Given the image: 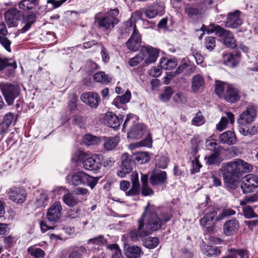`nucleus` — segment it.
<instances>
[{
    "label": "nucleus",
    "mask_w": 258,
    "mask_h": 258,
    "mask_svg": "<svg viewBox=\"0 0 258 258\" xmlns=\"http://www.w3.org/2000/svg\"><path fill=\"white\" fill-rule=\"evenodd\" d=\"M251 169V165L239 158L223 163L221 170L224 186L228 189H236L243 174Z\"/></svg>",
    "instance_id": "nucleus-1"
},
{
    "label": "nucleus",
    "mask_w": 258,
    "mask_h": 258,
    "mask_svg": "<svg viewBox=\"0 0 258 258\" xmlns=\"http://www.w3.org/2000/svg\"><path fill=\"white\" fill-rule=\"evenodd\" d=\"M172 217L167 209H160L148 203L139 219H142L144 222L146 221L147 230L156 231L170 221Z\"/></svg>",
    "instance_id": "nucleus-2"
},
{
    "label": "nucleus",
    "mask_w": 258,
    "mask_h": 258,
    "mask_svg": "<svg viewBox=\"0 0 258 258\" xmlns=\"http://www.w3.org/2000/svg\"><path fill=\"white\" fill-rule=\"evenodd\" d=\"M215 92L220 98L230 103H235L240 99L239 91L231 84L221 81H216Z\"/></svg>",
    "instance_id": "nucleus-3"
},
{
    "label": "nucleus",
    "mask_w": 258,
    "mask_h": 258,
    "mask_svg": "<svg viewBox=\"0 0 258 258\" xmlns=\"http://www.w3.org/2000/svg\"><path fill=\"white\" fill-rule=\"evenodd\" d=\"M133 19L132 16L128 21L124 23V32H122V34H125L126 36V34L128 35L130 32H132L131 36L126 42V46L129 50L136 51L141 46V35L137 30L135 22Z\"/></svg>",
    "instance_id": "nucleus-4"
},
{
    "label": "nucleus",
    "mask_w": 258,
    "mask_h": 258,
    "mask_svg": "<svg viewBox=\"0 0 258 258\" xmlns=\"http://www.w3.org/2000/svg\"><path fill=\"white\" fill-rule=\"evenodd\" d=\"M66 180L74 186L87 184L92 189L98 181V178L91 176L83 171L76 172L71 176L68 175Z\"/></svg>",
    "instance_id": "nucleus-5"
},
{
    "label": "nucleus",
    "mask_w": 258,
    "mask_h": 258,
    "mask_svg": "<svg viewBox=\"0 0 258 258\" xmlns=\"http://www.w3.org/2000/svg\"><path fill=\"white\" fill-rule=\"evenodd\" d=\"M211 32H215L216 34L223 38L224 44L226 47L231 48L236 47V41L231 32L225 29L218 25L211 24L210 25Z\"/></svg>",
    "instance_id": "nucleus-6"
},
{
    "label": "nucleus",
    "mask_w": 258,
    "mask_h": 258,
    "mask_svg": "<svg viewBox=\"0 0 258 258\" xmlns=\"http://www.w3.org/2000/svg\"><path fill=\"white\" fill-rule=\"evenodd\" d=\"M0 88L9 105L13 104L14 100L19 96L20 91L18 85L11 83H2Z\"/></svg>",
    "instance_id": "nucleus-7"
},
{
    "label": "nucleus",
    "mask_w": 258,
    "mask_h": 258,
    "mask_svg": "<svg viewBox=\"0 0 258 258\" xmlns=\"http://www.w3.org/2000/svg\"><path fill=\"white\" fill-rule=\"evenodd\" d=\"M138 227L131 229L126 233V237L131 241L136 242L141 239L143 240L150 234V232L144 228L145 222L142 219L138 220Z\"/></svg>",
    "instance_id": "nucleus-8"
},
{
    "label": "nucleus",
    "mask_w": 258,
    "mask_h": 258,
    "mask_svg": "<svg viewBox=\"0 0 258 258\" xmlns=\"http://www.w3.org/2000/svg\"><path fill=\"white\" fill-rule=\"evenodd\" d=\"M257 115V108L254 105H250L246 107L239 115L237 122L239 126L246 125L254 120Z\"/></svg>",
    "instance_id": "nucleus-9"
},
{
    "label": "nucleus",
    "mask_w": 258,
    "mask_h": 258,
    "mask_svg": "<svg viewBox=\"0 0 258 258\" xmlns=\"http://www.w3.org/2000/svg\"><path fill=\"white\" fill-rule=\"evenodd\" d=\"M95 19L98 27L103 31L112 29L115 25L119 22L118 19L109 18L106 15L102 16L100 13L97 14L95 16Z\"/></svg>",
    "instance_id": "nucleus-10"
},
{
    "label": "nucleus",
    "mask_w": 258,
    "mask_h": 258,
    "mask_svg": "<svg viewBox=\"0 0 258 258\" xmlns=\"http://www.w3.org/2000/svg\"><path fill=\"white\" fill-rule=\"evenodd\" d=\"M8 195L9 199L13 202L22 204L26 201L27 193L22 187H13L8 190Z\"/></svg>",
    "instance_id": "nucleus-11"
},
{
    "label": "nucleus",
    "mask_w": 258,
    "mask_h": 258,
    "mask_svg": "<svg viewBox=\"0 0 258 258\" xmlns=\"http://www.w3.org/2000/svg\"><path fill=\"white\" fill-rule=\"evenodd\" d=\"M121 158V167L120 169L118 170L117 175L121 178H123L132 171L135 162L132 157H130L127 153L123 154Z\"/></svg>",
    "instance_id": "nucleus-12"
},
{
    "label": "nucleus",
    "mask_w": 258,
    "mask_h": 258,
    "mask_svg": "<svg viewBox=\"0 0 258 258\" xmlns=\"http://www.w3.org/2000/svg\"><path fill=\"white\" fill-rule=\"evenodd\" d=\"M62 206L59 202H55L47 210V218L49 221L56 222L59 220L62 215Z\"/></svg>",
    "instance_id": "nucleus-13"
},
{
    "label": "nucleus",
    "mask_w": 258,
    "mask_h": 258,
    "mask_svg": "<svg viewBox=\"0 0 258 258\" xmlns=\"http://www.w3.org/2000/svg\"><path fill=\"white\" fill-rule=\"evenodd\" d=\"M241 14V12L239 10L229 13L227 15L226 21H224L225 26L235 29L240 26L243 23L242 20L240 18Z\"/></svg>",
    "instance_id": "nucleus-14"
},
{
    "label": "nucleus",
    "mask_w": 258,
    "mask_h": 258,
    "mask_svg": "<svg viewBox=\"0 0 258 258\" xmlns=\"http://www.w3.org/2000/svg\"><path fill=\"white\" fill-rule=\"evenodd\" d=\"M101 155L94 154L86 158L83 162L84 167L88 170L98 171L101 166Z\"/></svg>",
    "instance_id": "nucleus-15"
},
{
    "label": "nucleus",
    "mask_w": 258,
    "mask_h": 258,
    "mask_svg": "<svg viewBox=\"0 0 258 258\" xmlns=\"http://www.w3.org/2000/svg\"><path fill=\"white\" fill-rule=\"evenodd\" d=\"M81 100L93 108H96L101 101L99 95L94 92L83 93L81 96Z\"/></svg>",
    "instance_id": "nucleus-16"
},
{
    "label": "nucleus",
    "mask_w": 258,
    "mask_h": 258,
    "mask_svg": "<svg viewBox=\"0 0 258 258\" xmlns=\"http://www.w3.org/2000/svg\"><path fill=\"white\" fill-rule=\"evenodd\" d=\"M257 187V176L253 174H248L245 176V179L241 185V188L244 194L249 193Z\"/></svg>",
    "instance_id": "nucleus-17"
},
{
    "label": "nucleus",
    "mask_w": 258,
    "mask_h": 258,
    "mask_svg": "<svg viewBox=\"0 0 258 258\" xmlns=\"http://www.w3.org/2000/svg\"><path fill=\"white\" fill-rule=\"evenodd\" d=\"M150 182L153 186H161L167 183V173L164 171L158 170L153 172L150 176Z\"/></svg>",
    "instance_id": "nucleus-18"
},
{
    "label": "nucleus",
    "mask_w": 258,
    "mask_h": 258,
    "mask_svg": "<svg viewBox=\"0 0 258 258\" xmlns=\"http://www.w3.org/2000/svg\"><path fill=\"white\" fill-rule=\"evenodd\" d=\"M21 13L16 8H12L5 14V21L9 27L16 26L17 22L21 17Z\"/></svg>",
    "instance_id": "nucleus-19"
},
{
    "label": "nucleus",
    "mask_w": 258,
    "mask_h": 258,
    "mask_svg": "<svg viewBox=\"0 0 258 258\" xmlns=\"http://www.w3.org/2000/svg\"><path fill=\"white\" fill-rule=\"evenodd\" d=\"M8 31L4 22L0 23V44L8 52H11V41L7 37Z\"/></svg>",
    "instance_id": "nucleus-20"
},
{
    "label": "nucleus",
    "mask_w": 258,
    "mask_h": 258,
    "mask_svg": "<svg viewBox=\"0 0 258 258\" xmlns=\"http://www.w3.org/2000/svg\"><path fill=\"white\" fill-rule=\"evenodd\" d=\"M124 253L127 258H139L143 254L140 247L137 245L124 244Z\"/></svg>",
    "instance_id": "nucleus-21"
},
{
    "label": "nucleus",
    "mask_w": 258,
    "mask_h": 258,
    "mask_svg": "<svg viewBox=\"0 0 258 258\" xmlns=\"http://www.w3.org/2000/svg\"><path fill=\"white\" fill-rule=\"evenodd\" d=\"M121 119V116L119 118L112 112H107L103 118L104 123L113 128H117L119 126Z\"/></svg>",
    "instance_id": "nucleus-22"
},
{
    "label": "nucleus",
    "mask_w": 258,
    "mask_h": 258,
    "mask_svg": "<svg viewBox=\"0 0 258 258\" xmlns=\"http://www.w3.org/2000/svg\"><path fill=\"white\" fill-rule=\"evenodd\" d=\"M202 253L208 257H217L221 253V247L212 246L203 243L201 246Z\"/></svg>",
    "instance_id": "nucleus-23"
},
{
    "label": "nucleus",
    "mask_w": 258,
    "mask_h": 258,
    "mask_svg": "<svg viewBox=\"0 0 258 258\" xmlns=\"http://www.w3.org/2000/svg\"><path fill=\"white\" fill-rule=\"evenodd\" d=\"M205 85V80L202 76L196 75L193 76L191 86L193 92L195 93L201 92L204 88Z\"/></svg>",
    "instance_id": "nucleus-24"
},
{
    "label": "nucleus",
    "mask_w": 258,
    "mask_h": 258,
    "mask_svg": "<svg viewBox=\"0 0 258 258\" xmlns=\"http://www.w3.org/2000/svg\"><path fill=\"white\" fill-rule=\"evenodd\" d=\"M239 228V222L233 219L226 221L223 226V231L225 234L230 236L235 234Z\"/></svg>",
    "instance_id": "nucleus-25"
},
{
    "label": "nucleus",
    "mask_w": 258,
    "mask_h": 258,
    "mask_svg": "<svg viewBox=\"0 0 258 258\" xmlns=\"http://www.w3.org/2000/svg\"><path fill=\"white\" fill-rule=\"evenodd\" d=\"M219 140L222 144L228 145H233L237 141L235 134L232 131H227L221 134L219 137Z\"/></svg>",
    "instance_id": "nucleus-26"
},
{
    "label": "nucleus",
    "mask_w": 258,
    "mask_h": 258,
    "mask_svg": "<svg viewBox=\"0 0 258 258\" xmlns=\"http://www.w3.org/2000/svg\"><path fill=\"white\" fill-rule=\"evenodd\" d=\"M217 210L215 208L213 207L210 208L209 211L200 220L201 226L205 227L207 225H210L214 220H216L217 217Z\"/></svg>",
    "instance_id": "nucleus-27"
},
{
    "label": "nucleus",
    "mask_w": 258,
    "mask_h": 258,
    "mask_svg": "<svg viewBox=\"0 0 258 258\" xmlns=\"http://www.w3.org/2000/svg\"><path fill=\"white\" fill-rule=\"evenodd\" d=\"M145 126L142 124H137L128 132L127 138L138 139L142 137L144 133Z\"/></svg>",
    "instance_id": "nucleus-28"
},
{
    "label": "nucleus",
    "mask_w": 258,
    "mask_h": 258,
    "mask_svg": "<svg viewBox=\"0 0 258 258\" xmlns=\"http://www.w3.org/2000/svg\"><path fill=\"white\" fill-rule=\"evenodd\" d=\"M225 114L226 116L222 117L219 122L216 125V128L219 131H222L226 127L228 119L231 124H233L235 121L233 113L230 112H225Z\"/></svg>",
    "instance_id": "nucleus-29"
},
{
    "label": "nucleus",
    "mask_w": 258,
    "mask_h": 258,
    "mask_svg": "<svg viewBox=\"0 0 258 258\" xmlns=\"http://www.w3.org/2000/svg\"><path fill=\"white\" fill-rule=\"evenodd\" d=\"M146 50L148 56L145 59V62L149 64L156 61L159 56L158 49L152 46H147Z\"/></svg>",
    "instance_id": "nucleus-30"
},
{
    "label": "nucleus",
    "mask_w": 258,
    "mask_h": 258,
    "mask_svg": "<svg viewBox=\"0 0 258 258\" xmlns=\"http://www.w3.org/2000/svg\"><path fill=\"white\" fill-rule=\"evenodd\" d=\"M229 254L223 256L222 258H237L239 255L240 258H248V253L247 250L242 249L230 248L228 250Z\"/></svg>",
    "instance_id": "nucleus-31"
},
{
    "label": "nucleus",
    "mask_w": 258,
    "mask_h": 258,
    "mask_svg": "<svg viewBox=\"0 0 258 258\" xmlns=\"http://www.w3.org/2000/svg\"><path fill=\"white\" fill-rule=\"evenodd\" d=\"M38 6V0H21L19 3V8L24 11L34 9Z\"/></svg>",
    "instance_id": "nucleus-32"
},
{
    "label": "nucleus",
    "mask_w": 258,
    "mask_h": 258,
    "mask_svg": "<svg viewBox=\"0 0 258 258\" xmlns=\"http://www.w3.org/2000/svg\"><path fill=\"white\" fill-rule=\"evenodd\" d=\"M135 163L143 164L147 163L150 160L148 153L146 152H138L132 156Z\"/></svg>",
    "instance_id": "nucleus-33"
},
{
    "label": "nucleus",
    "mask_w": 258,
    "mask_h": 258,
    "mask_svg": "<svg viewBox=\"0 0 258 258\" xmlns=\"http://www.w3.org/2000/svg\"><path fill=\"white\" fill-rule=\"evenodd\" d=\"M103 147L107 151H110L116 147L119 141V137L103 138Z\"/></svg>",
    "instance_id": "nucleus-34"
},
{
    "label": "nucleus",
    "mask_w": 258,
    "mask_h": 258,
    "mask_svg": "<svg viewBox=\"0 0 258 258\" xmlns=\"http://www.w3.org/2000/svg\"><path fill=\"white\" fill-rule=\"evenodd\" d=\"M177 64V61L175 58L169 59L166 57H162L160 65L162 69L164 70H172L175 68Z\"/></svg>",
    "instance_id": "nucleus-35"
},
{
    "label": "nucleus",
    "mask_w": 258,
    "mask_h": 258,
    "mask_svg": "<svg viewBox=\"0 0 258 258\" xmlns=\"http://www.w3.org/2000/svg\"><path fill=\"white\" fill-rule=\"evenodd\" d=\"M62 201L65 204L70 207H74L80 202L78 198L70 192L63 196Z\"/></svg>",
    "instance_id": "nucleus-36"
},
{
    "label": "nucleus",
    "mask_w": 258,
    "mask_h": 258,
    "mask_svg": "<svg viewBox=\"0 0 258 258\" xmlns=\"http://www.w3.org/2000/svg\"><path fill=\"white\" fill-rule=\"evenodd\" d=\"M203 10L199 9L195 6L188 5L185 8V12L188 17L191 19H194L199 15H201Z\"/></svg>",
    "instance_id": "nucleus-37"
},
{
    "label": "nucleus",
    "mask_w": 258,
    "mask_h": 258,
    "mask_svg": "<svg viewBox=\"0 0 258 258\" xmlns=\"http://www.w3.org/2000/svg\"><path fill=\"white\" fill-rule=\"evenodd\" d=\"M93 79L95 82L104 85L108 84L111 80L108 75L102 71L95 73L93 76Z\"/></svg>",
    "instance_id": "nucleus-38"
},
{
    "label": "nucleus",
    "mask_w": 258,
    "mask_h": 258,
    "mask_svg": "<svg viewBox=\"0 0 258 258\" xmlns=\"http://www.w3.org/2000/svg\"><path fill=\"white\" fill-rule=\"evenodd\" d=\"M144 13L147 18L153 19L159 13L158 6L157 5H149L144 10Z\"/></svg>",
    "instance_id": "nucleus-39"
},
{
    "label": "nucleus",
    "mask_w": 258,
    "mask_h": 258,
    "mask_svg": "<svg viewBox=\"0 0 258 258\" xmlns=\"http://www.w3.org/2000/svg\"><path fill=\"white\" fill-rule=\"evenodd\" d=\"M239 131L244 136H253L258 134V125H252L250 128L247 127L245 125L239 126Z\"/></svg>",
    "instance_id": "nucleus-40"
},
{
    "label": "nucleus",
    "mask_w": 258,
    "mask_h": 258,
    "mask_svg": "<svg viewBox=\"0 0 258 258\" xmlns=\"http://www.w3.org/2000/svg\"><path fill=\"white\" fill-rule=\"evenodd\" d=\"M36 21V15L32 13L27 15L23 20L25 25L21 29L22 33H25L28 31Z\"/></svg>",
    "instance_id": "nucleus-41"
},
{
    "label": "nucleus",
    "mask_w": 258,
    "mask_h": 258,
    "mask_svg": "<svg viewBox=\"0 0 258 258\" xmlns=\"http://www.w3.org/2000/svg\"><path fill=\"white\" fill-rule=\"evenodd\" d=\"M131 98V93L129 90H127L125 93L122 96H118L113 101L115 105L119 107L117 104L120 103L121 104H125L128 102Z\"/></svg>",
    "instance_id": "nucleus-42"
},
{
    "label": "nucleus",
    "mask_w": 258,
    "mask_h": 258,
    "mask_svg": "<svg viewBox=\"0 0 258 258\" xmlns=\"http://www.w3.org/2000/svg\"><path fill=\"white\" fill-rule=\"evenodd\" d=\"M159 243V239L156 237H149L148 238H146L143 240V245L149 249H153L155 248Z\"/></svg>",
    "instance_id": "nucleus-43"
},
{
    "label": "nucleus",
    "mask_w": 258,
    "mask_h": 258,
    "mask_svg": "<svg viewBox=\"0 0 258 258\" xmlns=\"http://www.w3.org/2000/svg\"><path fill=\"white\" fill-rule=\"evenodd\" d=\"M28 251L34 258H43L45 254L42 249L34 246L29 247Z\"/></svg>",
    "instance_id": "nucleus-44"
},
{
    "label": "nucleus",
    "mask_w": 258,
    "mask_h": 258,
    "mask_svg": "<svg viewBox=\"0 0 258 258\" xmlns=\"http://www.w3.org/2000/svg\"><path fill=\"white\" fill-rule=\"evenodd\" d=\"M101 142V138L91 135H86L83 137V142L87 145L98 144Z\"/></svg>",
    "instance_id": "nucleus-45"
},
{
    "label": "nucleus",
    "mask_w": 258,
    "mask_h": 258,
    "mask_svg": "<svg viewBox=\"0 0 258 258\" xmlns=\"http://www.w3.org/2000/svg\"><path fill=\"white\" fill-rule=\"evenodd\" d=\"M11 60L9 58L3 59L0 57V72L8 67H12L14 70L17 68V65L16 61H13L11 62L10 61Z\"/></svg>",
    "instance_id": "nucleus-46"
},
{
    "label": "nucleus",
    "mask_w": 258,
    "mask_h": 258,
    "mask_svg": "<svg viewBox=\"0 0 258 258\" xmlns=\"http://www.w3.org/2000/svg\"><path fill=\"white\" fill-rule=\"evenodd\" d=\"M72 122L73 124L77 125L80 128H83L85 126L86 119L80 114H75L72 117Z\"/></svg>",
    "instance_id": "nucleus-47"
},
{
    "label": "nucleus",
    "mask_w": 258,
    "mask_h": 258,
    "mask_svg": "<svg viewBox=\"0 0 258 258\" xmlns=\"http://www.w3.org/2000/svg\"><path fill=\"white\" fill-rule=\"evenodd\" d=\"M173 93V91L170 87H166L164 92L159 96L160 99L164 102L168 101Z\"/></svg>",
    "instance_id": "nucleus-48"
},
{
    "label": "nucleus",
    "mask_w": 258,
    "mask_h": 258,
    "mask_svg": "<svg viewBox=\"0 0 258 258\" xmlns=\"http://www.w3.org/2000/svg\"><path fill=\"white\" fill-rule=\"evenodd\" d=\"M145 58V54L142 52H140L135 57L130 59L128 61V64L131 67H135L138 66Z\"/></svg>",
    "instance_id": "nucleus-49"
},
{
    "label": "nucleus",
    "mask_w": 258,
    "mask_h": 258,
    "mask_svg": "<svg viewBox=\"0 0 258 258\" xmlns=\"http://www.w3.org/2000/svg\"><path fill=\"white\" fill-rule=\"evenodd\" d=\"M48 201L47 195L43 192H41L38 198L35 201V205L37 207H44L47 205Z\"/></svg>",
    "instance_id": "nucleus-50"
},
{
    "label": "nucleus",
    "mask_w": 258,
    "mask_h": 258,
    "mask_svg": "<svg viewBox=\"0 0 258 258\" xmlns=\"http://www.w3.org/2000/svg\"><path fill=\"white\" fill-rule=\"evenodd\" d=\"M108 247L112 250V258H124L117 244H110Z\"/></svg>",
    "instance_id": "nucleus-51"
},
{
    "label": "nucleus",
    "mask_w": 258,
    "mask_h": 258,
    "mask_svg": "<svg viewBox=\"0 0 258 258\" xmlns=\"http://www.w3.org/2000/svg\"><path fill=\"white\" fill-rule=\"evenodd\" d=\"M242 211L244 216L246 218H252L257 216L254 213L252 208L249 206H246L242 207Z\"/></svg>",
    "instance_id": "nucleus-52"
},
{
    "label": "nucleus",
    "mask_w": 258,
    "mask_h": 258,
    "mask_svg": "<svg viewBox=\"0 0 258 258\" xmlns=\"http://www.w3.org/2000/svg\"><path fill=\"white\" fill-rule=\"evenodd\" d=\"M204 122V118L200 111L196 114L195 116L191 121L192 124L196 126L201 125L203 124Z\"/></svg>",
    "instance_id": "nucleus-53"
},
{
    "label": "nucleus",
    "mask_w": 258,
    "mask_h": 258,
    "mask_svg": "<svg viewBox=\"0 0 258 258\" xmlns=\"http://www.w3.org/2000/svg\"><path fill=\"white\" fill-rule=\"evenodd\" d=\"M235 214V212L230 209H224L222 212L218 215L216 218V221H219L221 220L232 215H234Z\"/></svg>",
    "instance_id": "nucleus-54"
},
{
    "label": "nucleus",
    "mask_w": 258,
    "mask_h": 258,
    "mask_svg": "<svg viewBox=\"0 0 258 258\" xmlns=\"http://www.w3.org/2000/svg\"><path fill=\"white\" fill-rule=\"evenodd\" d=\"M205 45L209 51H212L216 46V39L213 37H207L205 38Z\"/></svg>",
    "instance_id": "nucleus-55"
},
{
    "label": "nucleus",
    "mask_w": 258,
    "mask_h": 258,
    "mask_svg": "<svg viewBox=\"0 0 258 258\" xmlns=\"http://www.w3.org/2000/svg\"><path fill=\"white\" fill-rule=\"evenodd\" d=\"M206 147L208 150L213 151L215 152L216 151H219L218 148V143L216 140H209L206 142Z\"/></svg>",
    "instance_id": "nucleus-56"
},
{
    "label": "nucleus",
    "mask_w": 258,
    "mask_h": 258,
    "mask_svg": "<svg viewBox=\"0 0 258 258\" xmlns=\"http://www.w3.org/2000/svg\"><path fill=\"white\" fill-rule=\"evenodd\" d=\"M89 242H92L93 244L100 245L106 244L107 241L103 235H99L97 237L90 239L89 240Z\"/></svg>",
    "instance_id": "nucleus-57"
},
{
    "label": "nucleus",
    "mask_w": 258,
    "mask_h": 258,
    "mask_svg": "<svg viewBox=\"0 0 258 258\" xmlns=\"http://www.w3.org/2000/svg\"><path fill=\"white\" fill-rule=\"evenodd\" d=\"M189 64V61H184L178 67V68L174 72H171V76L172 77H174L176 74H181L183 70L188 67Z\"/></svg>",
    "instance_id": "nucleus-58"
},
{
    "label": "nucleus",
    "mask_w": 258,
    "mask_h": 258,
    "mask_svg": "<svg viewBox=\"0 0 258 258\" xmlns=\"http://www.w3.org/2000/svg\"><path fill=\"white\" fill-rule=\"evenodd\" d=\"M173 101L177 103H185L187 102L186 98L181 93H176L173 97Z\"/></svg>",
    "instance_id": "nucleus-59"
},
{
    "label": "nucleus",
    "mask_w": 258,
    "mask_h": 258,
    "mask_svg": "<svg viewBox=\"0 0 258 258\" xmlns=\"http://www.w3.org/2000/svg\"><path fill=\"white\" fill-rule=\"evenodd\" d=\"M224 61L226 63H231L234 65L236 62V58L234 54L229 53L223 56Z\"/></svg>",
    "instance_id": "nucleus-60"
},
{
    "label": "nucleus",
    "mask_w": 258,
    "mask_h": 258,
    "mask_svg": "<svg viewBox=\"0 0 258 258\" xmlns=\"http://www.w3.org/2000/svg\"><path fill=\"white\" fill-rule=\"evenodd\" d=\"M14 120V114L13 113L9 112L7 113L4 116L3 121L6 123L9 127L10 125L12 123Z\"/></svg>",
    "instance_id": "nucleus-61"
},
{
    "label": "nucleus",
    "mask_w": 258,
    "mask_h": 258,
    "mask_svg": "<svg viewBox=\"0 0 258 258\" xmlns=\"http://www.w3.org/2000/svg\"><path fill=\"white\" fill-rule=\"evenodd\" d=\"M220 154L219 151H216L215 152L210 156L207 159V163L209 164H214L217 162L218 157Z\"/></svg>",
    "instance_id": "nucleus-62"
},
{
    "label": "nucleus",
    "mask_w": 258,
    "mask_h": 258,
    "mask_svg": "<svg viewBox=\"0 0 258 258\" xmlns=\"http://www.w3.org/2000/svg\"><path fill=\"white\" fill-rule=\"evenodd\" d=\"M154 193L153 190L149 187L148 184L142 185L141 194L144 196H148L153 195Z\"/></svg>",
    "instance_id": "nucleus-63"
},
{
    "label": "nucleus",
    "mask_w": 258,
    "mask_h": 258,
    "mask_svg": "<svg viewBox=\"0 0 258 258\" xmlns=\"http://www.w3.org/2000/svg\"><path fill=\"white\" fill-rule=\"evenodd\" d=\"M77 98L76 96H73L70 100L68 107L70 110L74 111L77 109Z\"/></svg>",
    "instance_id": "nucleus-64"
}]
</instances>
